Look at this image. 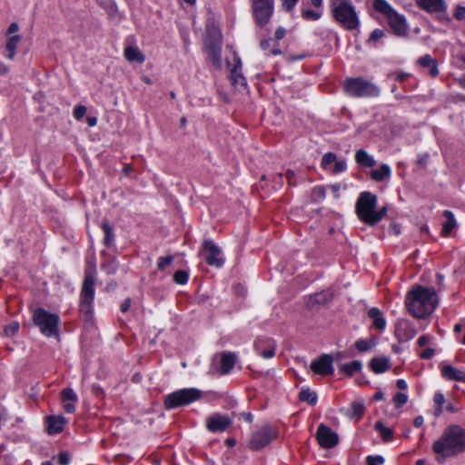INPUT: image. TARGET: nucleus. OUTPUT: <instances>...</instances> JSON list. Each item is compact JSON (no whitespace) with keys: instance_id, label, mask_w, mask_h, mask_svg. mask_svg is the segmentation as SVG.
<instances>
[{"instance_id":"nucleus-1","label":"nucleus","mask_w":465,"mask_h":465,"mask_svg":"<svg viewBox=\"0 0 465 465\" xmlns=\"http://www.w3.org/2000/svg\"><path fill=\"white\" fill-rule=\"evenodd\" d=\"M432 450L437 455V460L455 457L465 451V429L460 425L448 426L440 437L432 444Z\"/></svg>"},{"instance_id":"nucleus-2","label":"nucleus","mask_w":465,"mask_h":465,"mask_svg":"<svg viewBox=\"0 0 465 465\" xmlns=\"http://www.w3.org/2000/svg\"><path fill=\"white\" fill-rule=\"evenodd\" d=\"M438 302L434 289L418 285L408 292L405 303L413 317L423 319L436 309Z\"/></svg>"},{"instance_id":"nucleus-3","label":"nucleus","mask_w":465,"mask_h":465,"mask_svg":"<svg viewBox=\"0 0 465 465\" xmlns=\"http://www.w3.org/2000/svg\"><path fill=\"white\" fill-rule=\"evenodd\" d=\"M377 196L371 192H363L360 194L355 212L359 219L364 223L373 226L382 220L387 213V208L376 210Z\"/></svg>"},{"instance_id":"nucleus-4","label":"nucleus","mask_w":465,"mask_h":465,"mask_svg":"<svg viewBox=\"0 0 465 465\" xmlns=\"http://www.w3.org/2000/svg\"><path fill=\"white\" fill-rule=\"evenodd\" d=\"M333 19L343 28L352 31L359 27L360 21L351 0H330Z\"/></svg>"},{"instance_id":"nucleus-5","label":"nucleus","mask_w":465,"mask_h":465,"mask_svg":"<svg viewBox=\"0 0 465 465\" xmlns=\"http://www.w3.org/2000/svg\"><path fill=\"white\" fill-rule=\"evenodd\" d=\"M96 268L94 264H88L84 270V277L81 290L79 312L88 321L93 313V302L94 298Z\"/></svg>"},{"instance_id":"nucleus-6","label":"nucleus","mask_w":465,"mask_h":465,"mask_svg":"<svg viewBox=\"0 0 465 465\" xmlns=\"http://www.w3.org/2000/svg\"><path fill=\"white\" fill-rule=\"evenodd\" d=\"M372 6L374 10L382 14L392 32L398 36H405L408 33V25L405 18L396 13L394 9L385 0H373Z\"/></svg>"},{"instance_id":"nucleus-7","label":"nucleus","mask_w":465,"mask_h":465,"mask_svg":"<svg viewBox=\"0 0 465 465\" xmlns=\"http://www.w3.org/2000/svg\"><path fill=\"white\" fill-rule=\"evenodd\" d=\"M343 89L353 97H376L380 94L379 87L363 77L347 78L343 82Z\"/></svg>"},{"instance_id":"nucleus-8","label":"nucleus","mask_w":465,"mask_h":465,"mask_svg":"<svg viewBox=\"0 0 465 465\" xmlns=\"http://www.w3.org/2000/svg\"><path fill=\"white\" fill-rule=\"evenodd\" d=\"M33 320L44 335L47 337L59 335L60 318L58 314L38 308L34 312Z\"/></svg>"},{"instance_id":"nucleus-9","label":"nucleus","mask_w":465,"mask_h":465,"mask_svg":"<svg viewBox=\"0 0 465 465\" xmlns=\"http://www.w3.org/2000/svg\"><path fill=\"white\" fill-rule=\"evenodd\" d=\"M202 394L194 388L178 390L165 396L163 406L166 410L185 406L201 399Z\"/></svg>"},{"instance_id":"nucleus-10","label":"nucleus","mask_w":465,"mask_h":465,"mask_svg":"<svg viewBox=\"0 0 465 465\" xmlns=\"http://www.w3.org/2000/svg\"><path fill=\"white\" fill-rule=\"evenodd\" d=\"M252 7L256 24L263 27L272 16L274 0H252Z\"/></svg>"},{"instance_id":"nucleus-11","label":"nucleus","mask_w":465,"mask_h":465,"mask_svg":"<svg viewBox=\"0 0 465 465\" xmlns=\"http://www.w3.org/2000/svg\"><path fill=\"white\" fill-rule=\"evenodd\" d=\"M276 437L277 432L274 429L270 426L262 427L261 430L253 433L250 440L249 447L254 450H261L276 439Z\"/></svg>"},{"instance_id":"nucleus-12","label":"nucleus","mask_w":465,"mask_h":465,"mask_svg":"<svg viewBox=\"0 0 465 465\" xmlns=\"http://www.w3.org/2000/svg\"><path fill=\"white\" fill-rule=\"evenodd\" d=\"M202 253L206 262L211 266L222 267L224 260L221 256V249L212 241L205 240L202 246Z\"/></svg>"},{"instance_id":"nucleus-13","label":"nucleus","mask_w":465,"mask_h":465,"mask_svg":"<svg viewBox=\"0 0 465 465\" xmlns=\"http://www.w3.org/2000/svg\"><path fill=\"white\" fill-rule=\"evenodd\" d=\"M316 437L318 443L325 449L333 448L338 444L339 441L337 433L332 431L331 428L322 423L320 424L317 429Z\"/></svg>"},{"instance_id":"nucleus-14","label":"nucleus","mask_w":465,"mask_h":465,"mask_svg":"<svg viewBox=\"0 0 465 465\" xmlns=\"http://www.w3.org/2000/svg\"><path fill=\"white\" fill-rule=\"evenodd\" d=\"M232 423V419L229 416L221 413H213L206 419V428L211 432H223Z\"/></svg>"},{"instance_id":"nucleus-15","label":"nucleus","mask_w":465,"mask_h":465,"mask_svg":"<svg viewBox=\"0 0 465 465\" xmlns=\"http://www.w3.org/2000/svg\"><path fill=\"white\" fill-rule=\"evenodd\" d=\"M254 350L264 359H271L275 355L276 342L268 337H258L254 341Z\"/></svg>"},{"instance_id":"nucleus-16","label":"nucleus","mask_w":465,"mask_h":465,"mask_svg":"<svg viewBox=\"0 0 465 465\" xmlns=\"http://www.w3.org/2000/svg\"><path fill=\"white\" fill-rule=\"evenodd\" d=\"M332 361L333 359L331 355L323 354L311 363V369L316 374L322 376L332 375L334 371Z\"/></svg>"},{"instance_id":"nucleus-17","label":"nucleus","mask_w":465,"mask_h":465,"mask_svg":"<svg viewBox=\"0 0 465 465\" xmlns=\"http://www.w3.org/2000/svg\"><path fill=\"white\" fill-rule=\"evenodd\" d=\"M417 333L414 325L408 320H399L395 326V335L400 341L411 340Z\"/></svg>"},{"instance_id":"nucleus-18","label":"nucleus","mask_w":465,"mask_h":465,"mask_svg":"<svg viewBox=\"0 0 465 465\" xmlns=\"http://www.w3.org/2000/svg\"><path fill=\"white\" fill-rule=\"evenodd\" d=\"M60 396L63 402L64 411L66 413H74L75 411V403L77 402L78 398L73 389H64L61 391Z\"/></svg>"},{"instance_id":"nucleus-19","label":"nucleus","mask_w":465,"mask_h":465,"mask_svg":"<svg viewBox=\"0 0 465 465\" xmlns=\"http://www.w3.org/2000/svg\"><path fill=\"white\" fill-rule=\"evenodd\" d=\"M45 421L47 425V432L51 435L62 432L64 425L68 422L62 415L47 416Z\"/></svg>"},{"instance_id":"nucleus-20","label":"nucleus","mask_w":465,"mask_h":465,"mask_svg":"<svg viewBox=\"0 0 465 465\" xmlns=\"http://www.w3.org/2000/svg\"><path fill=\"white\" fill-rule=\"evenodd\" d=\"M242 62L239 57L234 58L233 67L231 69V82L235 87H246L245 77L241 73Z\"/></svg>"},{"instance_id":"nucleus-21","label":"nucleus","mask_w":465,"mask_h":465,"mask_svg":"<svg viewBox=\"0 0 465 465\" xmlns=\"http://www.w3.org/2000/svg\"><path fill=\"white\" fill-rule=\"evenodd\" d=\"M416 3L420 8L429 13H440L446 9L443 0H416Z\"/></svg>"},{"instance_id":"nucleus-22","label":"nucleus","mask_w":465,"mask_h":465,"mask_svg":"<svg viewBox=\"0 0 465 465\" xmlns=\"http://www.w3.org/2000/svg\"><path fill=\"white\" fill-rule=\"evenodd\" d=\"M236 355L231 351H223L220 355V370L222 374L230 372L235 365Z\"/></svg>"},{"instance_id":"nucleus-23","label":"nucleus","mask_w":465,"mask_h":465,"mask_svg":"<svg viewBox=\"0 0 465 465\" xmlns=\"http://www.w3.org/2000/svg\"><path fill=\"white\" fill-rule=\"evenodd\" d=\"M418 64L422 68H428L429 69V74L430 77L434 78L439 75V69H438V62L436 59L432 58L430 54H425L423 56H420L418 61Z\"/></svg>"},{"instance_id":"nucleus-24","label":"nucleus","mask_w":465,"mask_h":465,"mask_svg":"<svg viewBox=\"0 0 465 465\" xmlns=\"http://www.w3.org/2000/svg\"><path fill=\"white\" fill-rule=\"evenodd\" d=\"M355 162L362 168H372L376 165V160L363 149H359L355 153Z\"/></svg>"},{"instance_id":"nucleus-25","label":"nucleus","mask_w":465,"mask_h":465,"mask_svg":"<svg viewBox=\"0 0 465 465\" xmlns=\"http://www.w3.org/2000/svg\"><path fill=\"white\" fill-rule=\"evenodd\" d=\"M441 374L444 378L451 381H465V371L458 370L451 365H442Z\"/></svg>"},{"instance_id":"nucleus-26","label":"nucleus","mask_w":465,"mask_h":465,"mask_svg":"<svg viewBox=\"0 0 465 465\" xmlns=\"http://www.w3.org/2000/svg\"><path fill=\"white\" fill-rule=\"evenodd\" d=\"M370 369L375 373H383L391 368L388 357H375L369 363Z\"/></svg>"},{"instance_id":"nucleus-27","label":"nucleus","mask_w":465,"mask_h":465,"mask_svg":"<svg viewBox=\"0 0 465 465\" xmlns=\"http://www.w3.org/2000/svg\"><path fill=\"white\" fill-rule=\"evenodd\" d=\"M391 175V167L388 164L382 163L379 168L373 169L370 172V177L375 182H383Z\"/></svg>"},{"instance_id":"nucleus-28","label":"nucleus","mask_w":465,"mask_h":465,"mask_svg":"<svg viewBox=\"0 0 465 465\" xmlns=\"http://www.w3.org/2000/svg\"><path fill=\"white\" fill-rule=\"evenodd\" d=\"M442 215L446 221L442 224L441 235L447 237L457 227V222L452 212L449 210L444 211Z\"/></svg>"},{"instance_id":"nucleus-29","label":"nucleus","mask_w":465,"mask_h":465,"mask_svg":"<svg viewBox=\"0 0 465 465\" xmlns=\"http://www.w3.org/2000/svg\"><path fill=\"white\" fill-rule=\"evenodd\" d=\"M368 316L372 320V326L375 329L382 331L385 328L386 321L378 308L373 307L370 309Z\"/></svg>"},{"instance_id":"nucleus-30","label":"nucleus","mask_w":465,"mask_h":465,"mask_svg":"<svg viewBox=\"0 0 465 465\" xmlns=\"http://www.w3.org/2000/svg\"><path fill=\"white\" fill-rule=\"evenodd\" d=\"M124 57L129 62H137L143 64L145 60L144 55L136 46H127L124 49Z\"/></svg>"},{"instance_id":"nucleus-31","label":"nucleus","mask_w":465,"mask_h":465,"mask_svg":"<svg viewBox=\"0 0 465 465\" xmlns=\"http://www.w3.org/2000/svg\"><path fill=\"white\" fill-rule=\"evenodd\" d=\"M365 407L362 402L352 401L350 408L346 411V415L351 419L359 420L364 414Z\"/></svg>"},{"instance_id":"nucleus-32","label":"nucleus","mask_w":465,"mask_h":465,"mask_svg":"<svg viewBox=\"0 0 465 465\" xmlns=\"http://www.w3.org/2000/svg\"><path fill=\"white\" fill-rule=\"evenodd\" d=\"M102 229L104 233V244L106 247L112 246L114 242V232L113 225L108 221H104L102 223Z\"/></svg>"},{"instance_id":"nucleus-33","label":"nucleus","mask_w":465,"mask_h":465,"mask_svg":"<svg viewBox=\"0 0 465 465\" xmlns=\"http://www.w3.org/2000/svg\"><path fill=\"white\" fill-rule=\"evenodd\" d=\"M362 364L360 361H352L350 363H343L340 367L341 372L347 376H352L355 372L361 370Z\"/></svg>"},{"instance_id":"nucleus-34","label":"nucleus","mask_w":465,"mask_h":465,"mask_svg":"<svg viewBox=\"0 0 465 465\" xmlns=\"http://www.w3.org/2000/svg\"><path fill=\"white\" fill-rule=\"evenodd\" d=\"M20 41H21V37L18 35H12V36L8 37L6 45H5V48L8 52V54H6V57L8 59L14 58V56L15 54V50H16L17 45Z\"/></svg>"},{"instance_id":"nucleus-35","label":"nucleus","mask_w":465,"mask_h":465,"mask_svg":"<svg viewBox=\"0 0 465 465\" xmlns=\"http://www.w3.org/2000/svg\"><path fill=\"white\" fill-rule=\"evenodd\" d=\"M375 430L380 433L383 441H391L392 440L393 431L391 429L386 427L382 421L375 423Z\"/></svg>"},{"instance_id":"nucleus-36","label":"nucleus","mask_w":465,"mask_h":465,"mask_svg":"<svg viewBox=\"0 0 465 465\" xmlns=\"http://www.w3.org/2000/svg\"><path fill=\"white\" fill-rule=\"evenodd\" d=\"M299 399L302 401H307L310 405H315L317 402V395L310 389H302L299 393Z\"/></svg>"},{"instance_id":"nucleus-37","label":"nucleus","mask_w":465,"mask_h":465,"mask_svg":"<svg viewBox=\"0 0 465 465\" xmlns=\"http://www.w3.org/2000/svg\"><path fill=\"white\" fill-rule=\"evenodd\" d=\"M101 268L108 274H114L118 269V262L115 258H109L101 264Z\"/></svg>"},{"instance_id":"nucleus-38","label":"nucleus","mask_w":465,"mask_h":465,"mask_svg":"<svg viewBox=\"0 0 465 465\" xmlns=\"http://www.w3.org/2000/svg\"><path fill=\"white\" fill-rule=\"evenodd\" d=\"M321 16H322L321 12L311 10V9H302V17L304 20L316 21V20L320 19Z\"/></svg>"},{"instance_id":"nucleus-39","label":"nucleus","mask_w":465,"mask_h":465,"mask_svg":"<svg viewBox=\"0 0 465 465\" xmlns=\"http://www.w3.org/2000/svg\"><path fill=\"white\" fill-rule=\"evenodd\" d=\"M188 272L183 270H179L173 274V281L178 284H185L188 281Z\"/></svg>"},{"instance_id":"nucleus-40","label":"nucleus","mask_w":465,"mask_h":465,"mask_svg":"<svg viewBox=\"0 0 465 465\" xmlns=\"http://www.w3.org/2000/svg\"><path fill=\"white\" fill-rule=\"evenodd\" d=\"M19 330V323L17 322H13L8 325H5L4 328L5 335L7 337L15 336Z\"/></svg>"},{"instance_id":"nucleus-41","label":"nucleus","mask_w":465,"mask_h":465,"mask_svg":"<svg viewBox=\"0 0 465 465\" xmlns=\"http://www.w3.org/2000/svg\"><path fill=\"white\" fill-rule=\"evenodd\" d=\"M337 160L336 154L333 153H327L322 156V167L327 169L330 164L334 163Z\"/></svg>"},{"instance_id":"nucleus-42","label":"nucleus","mask_w":465,"mask_h":465,"mask_svg":"<svg viewBox=\"0 0 465 465\" xmlns=\"http://www.w3.org/2000/svg\"><path fill=\"white\" fill-rule=\"evenodd\" d=\"M374 343H371L370 341L360 339L355 341V348L359 351H367L371 350Z\"/></svg>"},{"instance_id":"nucleus-43","label":"nucleus","mask_w":465,"mask_h":465,"mask_svg":"<svg viewBox=\"0 0 465 465\" xmlns=\"http://www.w3.org/2000/svg\"><path fill=\"white\" fill-rule=\"evenodd\" d=\"M408 401V396L402 392H397L393 397V403L397 409L401 408Z\"/></svg>"},{"instance_id":"nucleus-44","label":"nucleus","mask_w":465,"mask_h":465,"mask_svg":"<svg viewBox=\"0 0 465 465\" xmlns=\"http://www.w3.org/2000/svg\"><path fill=\"white\" fill-rule=\"evenodd\" d=\"M433 401L437 405L436 415H440L442 412V405L445 403L444 395L440 392H437L434 395Z\"/></svg>"},{"instance_id":"nucleus-45","label":"nucleus","mask_w":465,"mask_h":465,"mask_svg":"<svg viewBox=\"0 0 465 465\" xmlns=\"http://www.w3.org/2000/svg\"><path fill=\"white\" fill-rule=\"evenodd\" d=\"M210 56L214 64L217 66L221 65L220 47H216L215 45L210 47Z\"/></svg>"},{"instance_id":"nucleus-46","label":"nucleus","mask_w":465,"mask_h":465,"mask_svg":"<svg viewBox=\"0 0 465 465\" xmlns=\"http://www.w3.org/2000/svg\"><path fill=\"white\" fill-rule=\"evenodd\" d=\"M173 261V256L168 255L165 257H160L157 262V268L160 271H163L166 267H168Z\"/></svg>"},{"instance_id":"nucleus-47","label":"nucleus","mask_w":465,"mask_h":465,"mask_svg":"<svg viewBox=\"0 0 465 465\" xmlns=\"http://www.w3.org/2000/svg\"><path fill=\"white\" fill-rule=\"evenodd\" d=\"M367 465H382L384 463V459L382 456H368L366 458Z\"/></svg>"},{"instance_id":"nucleus-48","label":"nucleus","mask_w":465,"mask_h":465,"mask_svg":"<svg viewBox=\"0 0 465 465\" xmlns=\"http://www.w3.org/2000/svg\"><path fill=\"white\" fill-rule=\"evenodd\" d=\"M385 35V33L383 30L381 29H375L370 35V38L368 40L369 43H376L378 40L382 38Z\"/></svg>"},{"instance_id":"nucleus-49","label":"nucleus","mask_w":465,"mask_h":465,"mask_svg":"<svg viewBox=\"0 0 465 465\" xmlns=\"http://www.w3.org/2000/svg\"><path fill=\"white\" fill-rule=\"evenodd\" d=\"M86 113V107L84 105H76L74 109V116L75 119L80 120Z\"/></svg>"},{"instance_id":"nucleus-50","label":"nucleus","mask_w":465,"mask_h":465,"mask_svg":"<svg viewBox=\"0 0 465 465\" xmlns=\"http://www.w3.org/2000/svg\"><path fill=\"white\" fill-rule=\"evenodd\" d=\"M347 164L345 161H335L334 162V167L331 170L333 173H341L346 170Z\"/></svg>"},{"instance_id":"nucleus-51","label":"nucleus","mask_w":465,"mask_h":465,"mask_svg":"<svg viewBox=\"0 0 465 465\" xmlns=\"http://www.w3.org/2000/svg\"><path fill=\"white\" fill-rule=\"evenodd\" d=\"M60 465H68L70 461V455L67 452H61L56 457Z\"/></svg>"},{"instance_id":"nucleus-52","label":"nucleus","mask_w":465,"mask_h":465,"mask_svg":"<svg viewBox=\"0 0 465 465\" xmlns=\"http://www.w3.org/2000/svg\"><path fill=\"white\" fill-rule=\"evenodd\" d=\"M391 76L396 81L404 82L410 76V74L404 72H393L391 74Z\"/></svg>"},{"instance_id":"nucleus-53","label":"nucleus","mask_w":465,"mask_h":465,"mask_svg":"<svg viewBox=\"0 0 465 465\" xmlns=\"http://www.w3.org/2000/svg\"><path fill=\"white\" fill-rule=\"evenodd\" d=\"M434 354H435L434 349L427 348L424 351H422L421 352H420L419 356L421 359L429 360V359H431L434 356Z\"/></svg>"},{"instance_id":"nucleus-54","label":"nucleus","mask_w":465,"mask_h":465,"mask_svg":"<svg viewBox=\"0 0 465 465\" xmlns=\"http://www.w3.org/2000/svg\"><path fill=\"white\" fill-rule=\"evenodd\" d=\"M282 1L283 8L286 11L290 12L294 8V6L296 5V4L299 0H282Z\"/></svg>"},{"instance_id":"nucleus-55","label":"nucleus","mask_w":465,"mask_h":465,"mask_svg":"<svg viewBox=\"0 0 465 465\" xmlns=\"http://www.w3.org/2000/svg\"><path fill=\"white\" fill-rule=\"evenodd\" d=\"M454 17L457 20L465 19V7L458 6L454 11Z\"/></svg>"},{"instance_id":"nucleus-56","label":"nucleus","mask_w":465,"mask_h":465,"mask_svg":"<svg viewBox=\"0 0 465 465\" xmlns=\"http://www.w3.org/2000/svg\"><path fill=\"white\" fill-rule=\"evenodd\" d=\"M285 177L290 186L296 185V182L294 181L295 173L292 170H288L285 173Z\"/></svg>"},{"instance_id":"nucleus-57","label":"nucleus","mask_w":465,"mask_h":465,"mask_svg":"<svg viewBox=\"0 0 465 465\" xmlns=\"http://www.w3.org/2000/svg\"><path fill=\"white\" fill-rule=\"evenodd\" d=\"M430 155L428 153L421 154L418 157L417 163L422 167L425 168L427 165V163L429 162Z\"/></svg>"},{"instance_id":"nucleus-58","label":"nucleus","mask_w":465,"mask_h":465,"mask_svg":"<svg viewBox=\"0 0 465 465\" xmlns=\"http://www.w3.org/2000/svg\"><path fill=\"white\" fill-rule=\"evenodd\" d=\"M313 196L318 199H323L325 197V189L323 187L318 186L313 189Z\"/></svg>"},{"instance_id":"nucleus-59","label":"nucleus","mask_w":465,"mask_h":465,"mask_svg":"<svg viewBox=\"0 0 465 465\" xmlns=\"http://www.w3.org/2000/svg\"><path fill=\"white\" fill-rule=\"evenodd\" d=\"M429 341H430V336L421 335L420 337H419L417 343L420 347H423V346L427 345L429 343Z\"/></svg>"},{"instance_id":"nucleus-60","label":"nucleus","mask_w":465,"mask_h":465,"mask_svg":"<svg viewBox=\"0 0 465 465\" xmlns=\"http://www.w3.org/2000/svg\"><path fill=\"white\" fill-rule=\"evenodd\" d=\"M313 300L317 303H324L327 302L325 293H317L314 295Z\"/></svg>"},{"instance_id":"nucleus-61","label":"nucleus","mask_w":465,"mask_h":465,"mask_svg":"<svg viewBox=\"0 0 465 465\" xmlns=\"http://www.w3.org/2000/svg\"><path fill=\"white\" fill-rule=\"evenodd\" d=\"M132 300L130 298H126L124 302L121 304L122 312H126L131 307Z\"/></svg>"},{"instance_id":"nucleus-62","label":"nucleus","mask_w":465,"mask_h":465,"mask_svg":"<svg viewBox=\"0 0 465 465\" xmlns=\"http://www.w3.org/2000/svg\"><path fill=\"white\" fill-rule=\"evenodd\" d=\"M286 35V30L283 27H278L275 32V39L281 40Z\"/></svg>"},{"instance_id":"nucleus-63","label":"nucleus","mask_w":465,"mask_h":465,"mask_svg":"<svg viewBox=\"0 0 465 465\" xmlns=\"http://www.w3.org/2000/svg\"><path fill=\"white\" fill-rule=\"evenodd\" d=\"M273 179V183H275V185H277L279 188H281L282 186V173H277L275 175H273L272 177Z\"/></svg>"},{"instance_id":"nucleus-64","label":"nucleus","mask_w":465,"mask_h":465,"mask_svg":"<svg viewBox=\"0 0 465 465\" xmlns=\"http://www.w3.org/2000/svg\"><path fill=\"white\" fill-rule=\"evenodd\" d=\"M18 29H19L18 25L16 23H12L8 27L7 34L11 35V34L16 33L18 31Z\"/></svg>"}]
</instances>
